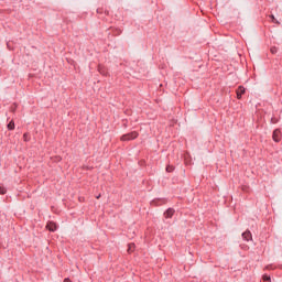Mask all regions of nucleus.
Wrapping results in <instances>:
<instances>
[{"instance_id": "obj_1", "label": "nucleus", "mask_w": 282, "mask_h": 282, "mask_svg": "<svg viewBox=\"0 0 282 282\" xmlns=\"http://www.w3.org/2000/svg\"><path fill=\"white\" fill-rule=\"evenodd\" d=\"M139 133L137 131H132L130 133L121 135V142H130V140H135Z\"/></svg>"}, {"instance_id": "obj_2", "label": "nucleus", "mask_w": 282, "mask_h": 282, "mask_svg": "<svg viewBox=\"0 0 282 282\" xmlns=\"http://www.w3.org/2000/svg\"><path fill=\"white\" fill-rule=\"evenodd\" d=\"M272 139L275 142H281V130L276 129L273 131Z\"/></svg>"}, {"instance_id": "obj_3", "label": "nucleus", "mask_w": 282, "mask_h": 282, "mask_svg": "<svg viewBox=\"0 0 282 282\" xmlns=\"http://www.w3.org/2000/svg\"><path fill=\"white\" fill-rule=\"evenodd\" d=\"M238 100H241V96L246 94V88L243 86H240L236 90Z\"/></svg>"}, {"instance_id": "obj_4", "label": "nucleus", "mask_w": 282, "mask_h": 282, "mask_svg": "<svg viewBox=\"0 0 282 282\" xmlns=\"http://www.w3.org/2000/svg\"><path fill=\"white\" fill-rule=\"evenodd\" d=\"M173 215H175V209H173V208H169V209L164 213L165 219H171V217H173Z\"/></svg>"}, {"instance_id": "obj_5", "label": "nucleus", "mask_w": 282, "mask_h": 282, "mask_svg": "<svg viewBox=\"0 0 282 282\" xmlns=\"http://www.w3.org/2000/svg\"><path fill=\"white\" fill-rule=\"evenodd\" d=\"M46 228H47V230H50L51 232H54V231L56 230V224L53 223V221H50V223H47Z\"/></svg>"}, {"instance_id": "obj_6", "label": "nucleus", "mask_w": 282, "mask_h": 282, "mask_svg": "<svg viewBox=\"0 0 282 282\" xmlns=\"http://www.w3.org/2000/svg\"><path fill=\"white\" fill-rule=\"evenodd\" d=\"M242 239H245V241H250V239H252V234L250 231H245L242 234Z\"/></svg>"}, {"instance_id": "obj_7", "label": "nucleus", "mask_w": 282, "mask_h": 282, "mask_svg": "<svg viewBox=\"0 0 282 282\" xmlns=\"http://www.w3.org/2000/svg\"><path fill=\"white\" fill-rule=\"evenodd\" d=\"M133 250H135V243H130L128 245V252L131 254V252H133Z\"/></svg>"}, {"instance_id": "obj_8", "label": "nucleus", "mask_w": 282, "mask_h": 282, "mask_svg": "<svg viewBox=\"0 0 282 282\" xmlns=\"http://www.w3.org/2000/svg\"><path fill=\"white\" fill-rule=\"evenodd\" d=\"M9 131H14V121H10L8 124Z\"/></svg>"}, {"instance_id": "obj_9", "label": "nucleus", "mask_w": 282, "mask_h": 282, "mask_svg": "<svg viewBox=\"0 0 282 282\" xmlns=\"http://www.w3.org/2000/svg\"><path fill=\"white\" fill-rule=\"evenodd\" d=\"M6 193H7L6 187L0 185V195H6Z\"/></svg>"}, {"instance_id": "obj_10", "label": "nucleus", "mask_w": 282, "mask_h": 282, "mask_svg": "<svg viewBox=\"0 0 282 282\" xmlns=\"http://www.w3.org/2000/svg\"><path fill=\"white\" fill-rule=\"evenodd\" d=\"M173 170H174V167L171 166V165H169V166L166 167V172H167V173H173Z\"/></svg>"}, {"instance_id": "obj_11", "label": "nucleus", "mask_w": 282, "mask_h": 282, "mask_svg": "<svg viewBox=\"0 0 282 282\" xmlns=\"http://www.w3.org/2000/svg\"><path fill=\"white\" fill-rule=\"evenodd\" d=\"M263 281H269L270 282V276L263 275Z\"/></svg>"}, {"instance_id": "obj_12", "label": "nucleus", "mask_w": 282, "mask_h": 282, "mask_svg": "<svg viewBox=\"0 0 282 282\" xmlns=\"http://www.w3.org/2000/svg\"><path fill=\"white\" fill-rule=\"evenodd\" d=\"M23 138H24V142H28V133H24Z\"/></svg>"}, {"instance_id": "obj_13", "label": "nucleus", "mask_w": 282, "mask_h": 282, "mask_svg": "<svg viewBox=\"0 0 282 282\" xmlns=\"http://www.w3.org/2000/svg\"><path fill=\"white\" fill-rule=\"evenodd\" d=\"M272 54L276 53V48H271Z\"/></svg>"}, {"instance_id": "obj_14", "label": "nucleus", "mask_w": 282, "mask_h": 282, "mask_svg": "<svg viewBox=\"0 0 282 282\" xmlns=\"http://www.w3.org/2000/svg\"><path fill=\"white\" fill-rule=\"evenodd\" d=\"M64 282H72V280H69V278L64 279Z\"/></svg>"}, {"instance_id": "obj_15", "label": "nucleus", "mask_w": 282, "mask_h": 282, "mask_svg": "<svg viewBox=\"0 0 282 282\" xmlns=\"http://www.w3.org/2000/svg\"><path fill=\"white\" fill-rule=\"evenodd\" d=\"M272 20L274 21V15H271Z\"/></svg>"}, {"instance_id": "obj_16", "label": "nucleus", "mask_w": 282, "mask_h": 282, "mask_svg": "<svg viewBox=\"0 0 282 282\" xmlns=\"http://www.w3.org/2000/svg\"><path fill=\"white\" fill-rule=\"evenodd\" d=\"M97 199H100V195H99V196H97Z\"/></svg>"}]
</instances>
